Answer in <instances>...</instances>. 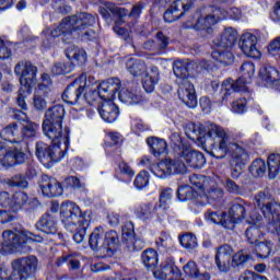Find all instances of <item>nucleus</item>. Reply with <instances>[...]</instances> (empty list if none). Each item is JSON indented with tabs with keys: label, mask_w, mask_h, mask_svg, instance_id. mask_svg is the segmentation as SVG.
Instances as JSON below:
<instances>
[{
	"label": "nucleus",
	"mask_w": 280,
	"mask_h": 280,
	"mask_svg": "<svg viewBox=\"0 0 280 280\" xmlns=\"http://www.w3.org/2000/svg\"><path fill=\"white\" fill-rule=\"evenodd\" d=\"M60 218L66 229H71V226H80L81 232H77L73 235V241L75 244H82L84 242V235H86V226L91 224V212L62 211L60 212Z\"/></svg>",
	"instance_id": "nucleus-11"
},
{
	"label": "nucleus",
	"mask_w": 280,
	"mask_h": 280,
	"mask_svg": "<svg viewBox=\"0 0 280 280\" xmlns=\"http://www.w3.org/2000/svg\"><path fill=\"white\" fill-rule=\"evenodd\" d=\"M102 237H104V229L97 228L92 232L89 241L90 248H92V250H97V248H104V245H100L103 242Z\"/></svg>",
	"instance_id": "nucleus-41"
},
{
	"label": "nucleus",
	"mask_w": 280,
	"mask_h": 280,
	"mask_svg": "<svg viewBox=\"0 0 280 280\" xmlns=\"http://www.w3.org/2000/svg\"><path fill=\"white\" fill-rule=\"evenodd\" d=\"M241 91H246V86L243 83H237V80L234 82L232 79H229L222 83V93L225 96Z\"/></svg>",
	"instance_id": "nucleus-37"
},
{
	"label": "nucleus",
	"mask_w": 280,
	"mask_h": 280,
	"mask_svg": "<svg viewBox=\"0 0 280 280\" xmlns=\"http://www.w3.org/2000/svg\"><path fill=\"white\" fill-rule=\"evenodd\" d=\"M205 218L207 222L212 224H221L224 229H233L235 223L240 222V218L233 211H211L206 212Z\"/></svg>",
	"instance_id": "nucleus-15"
},
{
	"label": "nucleus",
	"mask_w": 280,
	"mask_h": 280,
	"mask_svg": "<svg viewBox=\"0 0 280 280\" xmlns=\"http://www.w3.org/2000/svg\"><path fill=\"white\" fill-rule=\"evenodd\" d=\"M80 206L73 201H63L60 205V211H78Z\"/></svg>",
	"instance_id": "nucleus-62"
},
{
	"label": "nucleus",
	"mask_w": 280,
	"mask_h": 280,
	"mask_svg": "<svg viewBox=\"0 0 280 280\" xmlns=\"http://www.w3.org/2000/svg\"><path fill=\"white\" fill-rule=\"evenodd\" d=\"M38 124L27 120L22 129V135L26 137V139H30L32 137H35L38 133Z\"/></svg>",
	"instance_id": "nucleus-48"
},
{
	"label": "nucleus",
	"mask_w": 280,
	"mask_h": 280,
	"mask_svg": "<svg viewBox=\"0 0 280 280\" xmlns=\"http://www.w3.org/2000/svg\"><path fill=\"white\" fill-rule=\"evenodd\" d=\"M266 212L267 211L261 213L258 211L245 212V215L249 217L247 222H249V224H253L245 232L249 244H257L259 242V237H261V231L259 230V226H261L264 218L265 220H267L268 223L270 222V219L266 218Z\"/></svg>",
	"instance_id": "nucleus-14"
},
{
	"label": "nucleus",
	"mask_w": 280,
	"mask_h": 280,
	"mask_svg": "<svg viewBox=\"0 0 280 280\" xmlns=\"http://www.w3.org/2000/svg\"><path fill=\"white\" fill-rule=\"evenodd\" d=\"M62 119H65V107L56 105L46 112L44 122L62 124Z\"/></svg>",
	"instance_id": "nucleus-31"
},
{
	"label": "nucleus",
	"mask_w": 280,
	"mask_h": 280,
	"mask_svg": "<svg viewBox=\"0 0 280 280\" xmlns=\"http://www.w3.org/2000/svg\"><path fill=\"white\" fill-rule=\"evenodd\" d=\"M171 143L173 148H177L178 154H180L183 148H185L186 145H189L188 143L183 142L180 135L176 132L171 135Z\"/></svg>",
	"instance_id": "nucleus-52"
},
{
	"label": "nucleus",
	"mask_w": 280,
	"mask_h": 280,
	"mask_svg": "<svg viewBox=\"0 0 280 280\" xmlns=\"http://www.w3.org/2000/svg\"><path fill=\"white\" fill-rule=\"evenodd\" d=\"M250 255H246L242 252L236 253L232 257V268H237V266H243V264H246V261H249Z\"/></svg>",
	"instance_id": "nucleus-51"
},
{
	"label": "nucleus",
	"mask_w": 280,
	"mask_h": 280,
	"mask_svg": "<svg viewBox=\"0 0 280 280\" xmlns=\"http://www.w3.org/2000/svg\"><path fill=\"white\" fill-rule=\"evenodd\" d=\"M122 240L127 244L128 250H141L139 241L135 238V224L127 221L122 226Z\"/></svg>",
	"instance_id": "nucleus-23"
},
{
	"label": "nucleus",
	"mask_w": 280,
	"mask_h": 280,
	"mask_svg": "<svg viewBox=\"0 0 280 280\" xmlns=\"http://www.w3.org/2000/svg\"><path fill=\"white\" fill-rule=\"evenodd\" d=\"M159 68L152 67L142 80V86L145 93H153L154 88L159 84Z\"/></svg>",
	"instance_id": "nucleus-29"
},
{
	"label": "nucleus",
	"mask_w": 280,
	"mask_h": 280,
	"mask_svg": "<svg viewBox=\"0 0 280 280\" xmlns=\"http://www.w3.org/2000/svg\"><path fill=\"white\" fill-rule=\"evenodd\" d=\"M173 73L177 78V95L179 100L188 107L196 108L198 106V97L196 96V88L189 81V62L177 60L173 65Z\"/></svg>",
	"instance_id": "nucleus-8"
},
{
	"label": "nucleus",
	"mask_w": 280,
	"mask_h": 280,
	"mask_svg": "<svg viewBox=\"0 0 280 280\" xmlns=\"http://www.w3.org/2000/svg\"><path fill=\"white\" fill-rule=\"evenodd\" d=\"M43 132L51 141V145L45 142L36 143V156L45 167H51L54 163H60L65 153L69 150V128L62 129L60 122H43Z\"/></svg>",
	"instance_id": "nucleus-3"
},
{
	"label": "nucleus",
	"mask_w": 280,
	"mask_h": 280,
	"mask_svg": "<svg viewBox=\"0 0 280 280\" xmlns=\"http://www.w3.org/2000/svg\"><path fill=\"white\" fill-rule=\"evenodd\" d=\"M65 184L67 187H72L73 189H82L84 187V184L80 183V179L73 176L67 177Z\"/></svg>",
	"instance_id": "nucleus-58"
},
{
	"label": "nucleus",
	"mask_w": 280,
	"mask_h": 280,
	"mask_svg": "<svg viewBox=\"0 0 280 280\" xmlns=\"http://www.w3.org/2000/svg\"><path fill=\"white\" fill-rule=\"evenodd\" d=\"M240 48L247 58H261V52L257 49V36L253 33L242 35Z\"/></svg>",
	"instance_id": "nucleus-17"
},
{
	"label": "nucleus",
	"mask_w": 280,
	"mask_h": 280,
	"mask_svg": "<svg viewBox=\"0 0 280 280\" xmlns=\"http://www.w3.org/2000/svg\"><path fill=\"white\" fill-rule=\"evenodd\" d=\"M16 132H19V129L16 128V124H12L1 131L0 137L4 141H10L11 143H13L14 140H12V138L14 137V135H16Z\"/></svg>",
	"instance_id": "nucleus-49"
},
{
	"label": "nucleus",
	"mask_w": 280,
	"mask_h": 280,
	"mask_svg": "<svg viewBox=\"0 0 280 280\" xmlns=\"http://www.w3.org/2000/svg\"><path fill=\"white\" fill-rule=\"evenodd\" d=\"M66 56L74 67H82L86 62V51L75 45L67 47Z\"/></svg>",
	"instance_id": "nucleus-25"
},
{
	"label": "nucleus",
	"mask_w": 280,
	"mask_h": 280,
	"mask_svg": "<svg viewBox=\"0 0 280 280\" xmlns=\"http://www.w3.org/2000/svg\"><path fill=\"white\" fill-rule=\"evenodd\" d=\"M159 248H172L174 241L167 232H162L159 241L156 242Z\"/></svg>",
	"instance_id": "nucleus-50"
},
{
	"label": "nucleus",
	"mask_w": 280,
	"mask_h": 280,
	"mask_svg": "<svg viewBox=\"0 0 280 280\" xmlns=\"http://www.w3.org/2000/svg\"><path fill=\"white\" fill-rule=\"evenodd\" d=\"M267 170L266 162L261 159L254 161L249 167V172L253 176H264Z\"/></svg>",
	"instance_id": "nucleus-46"
},
{
	"label": "nucleus",
	"mask_w": 280,
	"mask_h": 280,
	"mask_svg": "<svg viewBox=\"0 0 280 280\" xmlns=\"http://www.w3.org/2000/svg\"><path fill=\"white\" fill-rule=\"evenodd\" d=\"M255 75V63L247 61L241 66V77L237 80V84H250V80H253Z\"/></svg>",
	"instance_id": "nucleus-32"
},
{
	"label": "nucleus",
	"mask_w": 280,
	"mask_h": 280,
	"mask_svg": "<svg viewBox=\"0 0 280 280\" xmlns=\"http://www.w3.org/2000/svg\"><path fill=\"white\" fill-rule=\"evenodd\" d=\"M30 242H43V236L35 235L34 233L22 230L14 232L12 230H5L2 232V243H0L1 255H8L10 253H28Z\"/></svg>",
	"instance_id": "nucleus-6"
},
{
	"label": "nucleus",
	"mask_w": 280,
	"mask_h": 280,
	"mask_svg": "<svg viewBox=\"0 0 280 280\" xmlns=\"http://www.w3.org/2000/svg\"><path fill=\"white\" fill-rule=\"evenodd\" d=\"M177 154L178 156L176 159H172V161H179V163H183L185 166V172H187V165L189 167H192L194 170H200L201 167L205 166V163H207V160L205 159V154L191 149V145L189 144L186 147H183L182 152ZM185 163L187 165H185ZM185 172L179 174H185Z\"/></svg>",
	"instance_id": "nucleus-13"
},
{
	"label": "nucleus",
	"mask_w": 280,
	"mask_h": 280,
	"mask_svg": "<svg viewBox=\"0 0 280 280\" xmlns=\"http://www.w3.org/2000/svg\"><path fill=\"white\" fill-rule=\"evenodd\" d=\"M255 272L253 271H245L243 275L240 276V278L234 279V280H261L257 277H255Z\"/></svg>",
	"instance_id": "nucleus-64"
},
{
	"label": "nucleus",
	"mask_w": 280,
	"mask_h": 280,
	"mask_svg": "<svg viewBox=\"0 0 280 280\" xmlns=\"http://www.w3.org/2000/svg\"><path fill=\"white\" fill-rule=\"evenodd\" d=\"M153 277L160 280H176L178 271L174 268V259L168 258L162 262L161 267L156 270H152Z\"/></svg>",
	"instance_id": "nucleus-21"
},
{
	"label": "nucleus",
	"mask_w": 280,
	"mask_h": 280,
	"mask_svg": "<svg viewBox=\"0 0 280 280\" xmlns=\"http://www.w3.org/2000/svg\"><path fill=\"white\" fill-rule=\"evenodd\" d=\"M233 247L229 245H222L218 247L215 254V264L220 272H229L231 270Z\"/></svg>",
	"instance_id": "nucleus-18"
},
{
	"label": "nucleus",
	"mask_w": 280,
	"mask_h": 280,
	"mask_svg": "<svg viewBox=\"0 0 280 280\" xmlns=\"http://www.w3.org/2000/svg\"><path fill=\"white\" fill-rule=\"evenodd\" d=\"M71 71V68L67 67L66 63H56L54 67H52V73L55 75H62L63 73H69Z\"/></svg>",
	"instance_id": "nucleus-60"
},
{
	"label": "nucleus",
	"mask_w": 280,
	"mask_h": 280,
	"mask_svg": "<svg viewBox=\"0 0 280 280\" xmlns=\"http://www.w3.org/2000/svg\"><path fill=\"white\" fill-rule=\"evenodd\" d=\"M211 58L224 67H228V65H233V61L235 60L233 52H231V48L219 46H217V49L212 51Z\"/></svg>",
	"instance_id": "nucleus-26"
},
{
	"label": "nucleus",
	"mask_w": 280,
	"mask_h": 280,
	"mask_svg": "<svg viewBox=\"0 0 280 280\" xmlns=\"http://www.w3.org/2000/svg\"><path fill=\"white\" fill-rule=\"evenodd\" d=\"M237 40V31L233 27H225L219 39L214 42L217 47L231 48Z\"/></svg>",
	"instance_id": "nucleus-27"
},
{
	"label": "nucleus",
	"mask_w": 280,
	"mask_h": 280,
	"mask_svg": "<svg viewBox=\"0 0 280 280\" xmlns=\"http://www.w3.org/2000/svg\"><path fill=\"white\" fill-rule=\"evenodd\" d=\"M142 264L148 268V270H154L159 266V254L152 248L145 249L141 254Z\"/></svg>",
	"instance_id": "nucleus-35"
},
{
	"label": "nucleus",
	"mask_w": 280,
	"mask_h": 280,
	"mask_svg": "<svg viewBox=\"0 0 280 280\" xmlns=\"http://www.w3.org/2000/svg\"><path fill=\"white\" fill-rule=\"evenodd\" d=\"M49 86H51V78L47 73L42 74V84L38 85L37 90L49 93Z\"/></svg>",
	"instance_id": "nucleus-59"
},
{
	"label": "nucleus",
	"mask_w": 280,
	"mask_h": 280,
	"mask_svg": "<svg viewBox=\"0 0 280 280\" xmlns=\"http://www.w3.org/2000/svg\"><path fill=\"white\" fill-rule=\"evenodd\" d=\"M257 209L260 211H280V205L275 200L266 199V194L260 192L256 197Z\"/></svg>",
	"instance_id": "nucleus-33"
},
{
	"label": "nucleus",
	"mask_w": 280,
	"mask_h": 280,
	"mask_svg": "<svg viewBox=\"0 0 280 280\" xmlns=\"http://www.w3.org/2000/svg\"><path fill=\"white\" fill-rule=\"evenodd\" d=\"M49 92L36 90L33 98V106L36 110H45L47 108V95Z\"/></svg>",
	"instance_id": "nucleus-40"
},
{
	"label": "nucleus",
	"mask_w": 280,
	"mask_h": 280,
	"mask_svg": "<svg viewBox=\"0 0 280 280\" xmlns=\"http://www.w3.org/2000/svg\"><path fill=\"white\" fill-rule=\"evenodd\" d=\"M232 113L236 115H242V113H246V101L245 98H240L232 103Z\"/></svg>",
	"instance_id": "nucleus-53"
},
{
	"label": "nucleus",
	"mask_w": 280,
	"mask_h": 280,
	"mask_svg": "<svg viewBox=\"0 0 280 280\" xmlns=\"http://www.w3.org/2000/svg\"><path fill=\"white\" fill-rule=\"evenodd\" d=\"M133 185L136 187V189H145V187H148V185H150V173H148V171H141L135 182Z\"/></svg>",
	"instance_id": "nucleus-45"
},
{
	"label": "nucleus",
	"mask_w": 280,
	"mask_h": 280,
	"mask_svg": "<svg viewBox=\"0 0 280 280\" xmlns=\"http://www.w3.org/2000/svg\"><path fill=\"white\" fill-rule=\"evenodd\" d=\"M268 51L271 56H277L278 51H280V37L269 44Z\"/></svg>",
	"instance_id": "nucleus-63"
},
{
	"label": "nucleus",
	"mask_w": 280,
	"mask_h": 280,
	"mask_svg": "<svg viewBox=\"0 0 280 280\" xmlns=\"http://www.w3.org/2000/svg\"><path fill=\"white\" fill-rule=\"evenodd\" d=\"M121 25V20L117 21L115 26H114V32L118 34V36H122L127 43H130V33L128 30L120 26Z\"/></svg>",
	"instance_id": "nucleus-55"
},
{
	"label": "nucleus",
	"mask_w": 280,
	"mask_h": 280,
	"mask_svg": "<svg viewBox=\"0 0 280 280\" xmlns=\"http://www.w3.org/2000/svg\"><path fill=\"white\" fill-rule=\"evenodd\" d=\"M107 220L110 226H119L121 220H124V217H121V214H119L118 212L110 211L107 213Z\"/></svg>",
	"instance_id": "nucleus-56"
},
{
	"label": "nucleus",
	"mask_w": 280,
	"mask_h": 280,
	"mask_svg": "<svg viewBox=\"0 0 280 280\" xmlns=\"http://www.w3.org/2000/svg\"><path fill=\"white\" fill-rule=\"evenodd\" d=\"M268 172H269V178L275 179L277 176H279L280 172V154H271L269 155L268 160Z\"/></svg>",
	"instance_id": "nucleus-38"
},
{
	"label": "nucleus",
	"mask_w": 280,
	"mask_h": 280,
	"mask_svg": "<svg viewBox=\"0 0 280 280\" xmlns=\"http://www.w3.org/2000/svg\"><path fill=\"white\" fill-rule=\"evenodd\" d=\"M172 188H162L158 202L148 201L141 205V211H167L172 209Z\"/></svg>",
	"instance_id": "nucleus-16"
},
{
	"label": "nucleus",
	"mask_w": 280,
	"mask_h": 280,
	"mask_svg": "<svg viewBox=\"0 0 280 280\" xmlns=\"http://www.w3.org/2000/svg\"><path fill=\"white\" fill-rule=\"evenodd\" d=\"M40 189L43 196L47 198H56L57 196H62V185L56 179L48 176L42 178Z\"/></svg>",
	"instance_id": "nucleus-20"
},
{
	"label": "nucleus",
	"mask_w": 280,
	"mask_h": 280,
	"mask_svg": "<svg viewBox=\"0 0 280 280\" xmlns=\"http://www.w3.org/2000/svg\"><path fill=\"white\" fill-rule=\"evenodd\" d=\"M189 180L192 186H180L177 190V198L180 202L194 200V198H200L197 200V206L205 207L209 205V198L210 200H222L224 190L220 188L210 190L207 196L205 187L202 186V183H205L203 176L192 175L189 177Z\"/></svg>",
	"instance_id": "nucleus-5"
},
{
	"label": "nucleus",
	"mask_w": 280,
	"mask_h": 280,
	"mask_svg": "<svg viewBox=\"0 0 280 280\" xmlns=\"http://www.w3.org/2000/svg\"><path fill=\"white\" fill-rule=\"evenodd\" d=\"M186 137L191 141H200L208 137L211 144V154L217 159H229L230 165H244L248 161V152L244 141L231 135L217 124H190L186 127Z\"/></svg>",
	"instance_id": "nucleus-2"
},
{
	"label": "nucleus",
	"mask_w": 280,
	"mask_h": 280,
	"mask_svg": "<svg viewBox=\"0 0 280 280\" xmlns=\"http://www.w3.org/2000/svg\"><path fill=\"white\" fill-rule=\"evenodd\" d=\"M11 266L13 269L12 280H28L38 270V258L36 256L22 257L13 260Z\"/></svg>",
	"instance_id": "nucleus-12"
},
{
	"label": "nucleus",
	"mask_w": 280,
	"mask_h": 280,
	"mask_svg": "<svg viewBox=\"0 0 280 280\" xmlns=\"http://www.w3.org/2000/svg\"><path fill=\"white\" fill-rule=\"evenodd\" d=\"M139 165H141V167H148L151 174L160 180H165V178H170V176L174 174H183V172H185V164L183 162L170 158L152 164V159L144 155L139 159Z\"/></svg>",
	"instance_id": "nucleus-10"
},
{
	"label": "nucleus",
	"mask_w": 280,
	"mask_h": 280,
	"mask_svg": "<svg viewBox=\"0 0 280 280\" xmlns=\"http://www.w3.org/2000/svg\"><path fill=\"white\" fill-rule=\"evenodd\" d=\"M178 4L182 5L184 12L191 8V0H174L170 9L164 13V21L166 23H174L178 21L183 14L178 15Z\"/></svg>",
	"instance_id": "nucleus-22"
},
{
	"label": "nucleus",
	"mask_w": 280,
	"mask_h": 280,
	"mask_svg": "<svg viewBox=\"0 0 280 280\" xmlns=\"http://www.w3.org/2000/svg\"><path fill=\"white\" fill-rule=\"evenodd\" d=\"M10 187H21L22 189H27V180L21 175L14 176L9 180Z\"/></svg>",
	"instance_id": "nucleus-57"
},
{
	"label": "nucleus",
	"mask_w": 280,
	"mask_h": 280,
	"mask_svg": "<svg viewBox=\"0 0 280 280\" xmlns=\"http://www.w3.org/2000/svg\"><path fill=\"white\" fill-rule=\"evenodd\" d=\"M16 215H13L10 211H0V224H8V222H14Z\"/></svg>",
	"instance_id": "nucleus-61"
},
{
	"label": "nucleus",
	"mask_w": 280,
	"mask_h": 280,
	"mask_svg": "<svg viewBox=\"0 0 280 280\" xmlns=\"http://www.w3.org/2000/svg\"><path fill=\"white\" fill-rule=\"evenodd\" d=\"M127 70L131 75H142L145 71V63L136 58H129L126 62Z\"/></svg>",
	"instance_id": "nucleus-39"
},
{
	"label": "nucleus",
	"mask_w": 280,
	"mask_h": 280,
	"mask_svg": "<svg viewBox=\"0 0 280 280\" xmlns=\"http://www.w3.org/2000/svg\"><path fill=\"white\" fill-rule=\"evenodd\" d=\"M242 16V11L237 8H232L229 11H224L218 8H207L205 9V15L202 13L197 12L190 24H186V27H191L192 30H206L207 32H211V27L215 25L219 21L224 19H233V21L240 20Z\"/></svg>",
	"instance_id": "nucleus-7"
},
{
	"label": "nucleus",
	"mask_w": 280,
	"mask_h": 280,
	"mask_svg": "<svg viewBox=\"0 0 280 280\" xmlns=\"http://www.w3.org/2000/svg\"><path fill=\"white\" fill-rule=\"evenodd\" d=\"M179 243L187 250H196L198 248V238L194 234H184L179 237Z\"/></svg>",
	"instance_id": "nucleus-44"
},
{
	"label": "nucleus",
	"mask_w": 280,
	"mask_h": 280,
	"mask_svg": "<svg viewBox=\"0 0 280 280\" xmlns=\"http://www.w3.org/2000/svg\"><path fill=\"white\" fill-rule=\"evenodd\" d=\"M25 153L13 150L5 152L4 149V158L2 159V167H12L14 165H21V163H25Z\"/></svg>",
	"instance_id": "nucleus-28"
},
{
	"label": "nucleus",
	"mask_w": 280,
	"mask_h": 280,
	"mask_svg": "<svg viewBox=\"0 0 280 280\" xmlns=\"http://www.w3.org/2000/svg\"><path fill=\"white\" fill-rule=\"evenodd\" d=\"M256 255L260 259H268L270 257V253H272V242L265 241L261 243H256Z\"/></svg>",
	"instance_id": "nucleus-43"
},
{
	"label": "nucleus",
	"mask_w": 280,
	"mask_h": 280,
	"mask_svg": "<svg viewBox=\"0 0 280 280\" xmlns=\"http://www.w3.org/2000/svg\"><path fill=\"white\" fill-rule=\"evenodd\" d=\"M121 10L113 3L105 2L100 7L98 12L105 21H108L113 14H121Z\"/></svg>",
	"instance_id": "nucleus-42"
},
{
	"label": "nucleus",
	"mask_w": 280,
	"mask_h": 280,
	"mask_svg": "<svg viewBox=\"0 0 280 280\" xmlns=\"http://www.w3.org/2000/svg\"><path fill=\"white\" fill-rule=\"evenodd\" d=\"M36 67L30 61H20L15 66V73L20 75V92L16 98V104L22 110H27L25 98L32 95V90L36 86Z\"/></svg>",
	"instance_id": "nucleus-9"
},
{
	"label": "nucleus",
	"mask_w": 280,
	"mask_h": 280,
	"mask_svg": "<svg viewBox=\"0 0 280 280\" xmlns=\"http://www.w3.org/2000/svg\"><path fill=\"white\" fill-rule=\"evenodd\" d=\"M95 25V16L89 13H79L71 18H66L62 20L61 24L55 28H47L44 31L45 36L48 40H54L58 38L61 34H77V36H88V38L95 37V31L90 30Z\"/></svg>",
	"instance_id": "nucleus-4"
},
{
	"label": "nucleus",
	"mask_w": 280,
	"mask_h": 280,
	"mask_svg": "<svg viewBox=\"0 0 280 280\" xmlns=\"http://www.w3.org/2000/svg\"><path fill=\"white\" fill-rule=\"evenodd\" d=\"M147 143L151 148V152L154 156H161V154L167 152V142L161 138H149L147 139Z\"/></svg>",
	"instance_id": "nucleus-34"
},
{
	"label": "nucleus",
	"mask_w": 280,
	"mask_h": 280,
	"mask_svg": "<svg viewBox=\"0 0 280 280\" xmlns=\"http://www.w3.org/2000/svg\"><path fill=\"white\" fill-rule=\"evenodd\" d=\"M117 242H119V237L117 235V232L109 231L105 234V238L103 242V248L104 250H110L113 246H117Z\"/></svg>",
	"instance_id": "nucleus-47"
},
{
	"label": "nucleus",
	"mask_w": 280,
	"mask_h": 280,
	"mask_svg": "<svg viewBox=\"0 0 280 280\" xmlns=\"http://www.w3.org/2000/svg\"><path fill=\"white\" fill-rule=\"evenodd\" d=\"M183 270L186 277L190 279H198V280H211V275L209 272L200 273V269H198V265L196 261L190 260L184 267Z\"/></svg>",
	"instance_id": "nucleus-30"
},
{
	"label": "nucleus",
	"mask_w": 280,
	"mask_h": 280,
	"mask_svg": "<svg viewBox=\"0 0 280 280\" xmlns=\"http://www.w3.org/2000/svg\"><path fill=\"white\" fill-rule=\"evenodd\" d=\"M119 89L118 79H109L97 84L93 77L81 74L75 79L62 94V100L66 104H78L80 95L85 92V101L88 104H93L97 100H102V105L98 108L101 118L107 124L117 121V107L110 101L114 97L113 92Z\"/></svg>",
	"instance_id": "nucleus-1"
},
{
	"label": "nucleus",
	"mask_w": 280,
	"mask_h": 280,
	"mask_svg": "<svg viewBox=\"0 0 280 280\" xmlns=\"http://www.w3.org/2000/svg\"><path fill=\"white\" fill-rule=\"evenodd\" d=\"M259 73L262 82H266V84H272L273 82H279L280 80L279 71L272 67H265L260 69Z\"/></svg>",
	"instance_id": "nucleus-36"
},
{
	"label": "nucleus",
	"mask_w": 280,
	"mask_h": 280,
	"mask_svg": "<svg viewBox=\"0 0 280 280\" xmlns=\"http://www.w3.org/2000/svg\"><path fill=\"white\" fill-rule=\"evenodd\" d=\"M114 80H118L119 84L118 89L113 92L114 96L110 102L117 110V117H119V108H117V105L113 102L115 100V93L119 91L118 98L122 104H139V102H141V95L137 94V92H130L128 89L121 86V81L118 78H114Z\"/></svg>",
	"instance_id": "nucleus-19"
},
{
	"label": "nucleus",
	"mask_w": 280,
	"mask_h": 280,
	"mask_svg": "<svg viewBox=\"0 0 280 280\" xmlns=\"http://www.w3.org/2000/svg\"><path fill=\"white\" fill-rule=\"evenodd\" d=\"M27 202V194L25 192H15L13 195V199L11 200V207H21V205H25Z\"/></svg>",
	"instance_id": "nucleus-54"
},
{
	"label": "nucleus",
	"mask_w": 280,
	"mask_h": 280,
	"mask_svg": "<svg viewBox=\"0 0 280 280\" xmlns=\"http://www.w3.org/2000/svg\"><path fill=\"white\" fill-rule=\"evenodd\" d=\"M36 230L42 231V233H46V235H56V233H58L56 218L49 213H46L36 223Z\"/></svg>",
	"instance_id": "nucleus-24"
}]
</instances>
